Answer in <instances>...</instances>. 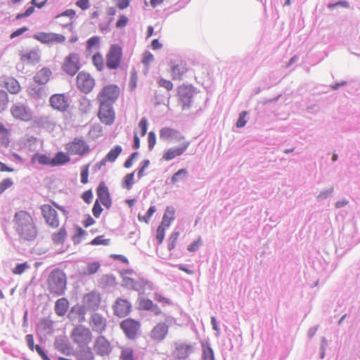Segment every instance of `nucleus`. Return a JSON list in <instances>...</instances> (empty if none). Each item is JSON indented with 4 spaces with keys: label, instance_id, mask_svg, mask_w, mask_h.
<instances>
[{
    "label": "nucleus",
    "instance_id": "obj_1",
    "mask_svg": "<svg viewBox=\"0 0 360 360\" xmlns=\"http://www.w3.org/2000/svg\"><path fill=\"white\" fill-rule=\"evenodd\" d=\"M13 226L20 240L32 241L38 235V229L34 220L27 211L17 212L13 217Z\"/></svg>",
    "mask_w": 360,
    "mask_h": 360
},
{
    "label": "nucleus",
    "instance_id": "obj_2",
    "mask_svg": "<svg viewBox=\"0 0 360 360\" xmlns=\"http://www.w3.org/2000/svg\"><path fill=\"white\" fill-rule=\"evenodd\" d=\"M67 286V276L63 271L55 269L49 275L47 289L53 296H60L65 293Z\"/></svg>",
    "mask_w": 360,
    "mask_h": 360
},
{
    "label": "nucleus",
    "instance_id": "obj_3",
    "mask_svg": "<svg viewBox=\"0 0 360 360\" xmlns=\"http://www.w3.org/2000/svg\"><path fill=\"white\" fill-rule=\"evenodd\" d=\"M50 204H44L40 206V211L45 223L52 229H57L60 226V217L56 209L60 210L64 215L68 214V211L63 206L59 205L54 201Z\"/></svg>",
    "mask_w": 360,
    "mask_h": 360
},
{
    "label": "nucleus",
    "instance_id": "obj_4",
    "mask_svg": "<svg viewBox=\"0 0 360 360\" xmlns=\"http://www.w3.org/2000/svg\"><path fill=\"white\" fill-rule=\"evenodd\" d=\"M120 95V88L115 84L105 85L97 95L98 103L112 105Z\"/></svg>",
    "mask_w": 360,
    "mask_h": 360
},
{
    "label": "nucleus",
    "instance_id": "obj_5",
    "mask_svg": "<svg viewBox=\"0 0 360 360\" xmlns=\"http://www.w3.org/2000/svg\"><path fill=\"white\" fill-rule=\"evenodd\" d=\"M70 338L72 342L79 347H84L92 342L93 335L91 330L82 325H78L73 328Z\"/></svg>",
    "mask_w": 360,
    "mask_h": 360
},
{
    "label": "nucleus",
    "instance_id": "obj_6",
    "mask_svg": "<svg viewBox=\"0 0 360 360\" xmlns=\"http://www.w3.org/2000/svg\"><path fill=\"white\" fill-rule=\"evenodd\" d=\"M195 353V347L185 341H176L173 344L171 359H192L191 356Z\"/></svg>",
    "mask_w": 360,
    "mask_h": 360
},
{
    "label": "nucleus",
    "instance_id": "obj_7",
    "mask_svg": "<svg viewBox=\"0 0 360 360\" xmlns=\"http://www.w3.org/2000/svg\"><path fill=\"white\" fill-rule=\"evenodd\" d=\"M81 68V57L77 53H70L63 59L62 70L70 76L77 74Z\"/></svg>",
    "mask_w": 360,
    "mask_h": 360
},
{
    "label": "nucleus",
    "instance_id": "obj_8",
    "mask_svg": "<svg viewBox=\"0 0 360 360\" xmlns=\"http://www.w3.org/2000/svg\"><path fill=\"white\" fill-rule=\"evenodd\" d=\"M68 154L82 156L90 150L89 146L82 137H75L68 142L65 147Z\"/></svg>",
    "mask_w": 360,
    "mask_h": 360
},
{
    "label": "nucleus",
    "instance_id": "obj_9",
    "mask_svg": "<svg viewBox=\"0 0 360 360\" xmlns=\"http://www.w3.org/2000/svg\"><path fill=\"white\" fill-rule=\"evenodd\" d=\"M122 49L120 46L113 44L106 54V65L110 70L117 69L122 61Z\"/></svg>",
    "mask_w": 360,
    "mask_h": 360
},
{
    "label": "nucleus",
    "instance_id": "obj_10",
    "mask_svg": "<svg viewBox=\"0 0 360 360\" xmlns=\"http://www.w3.org/2000/svg\"><path fill=\"white\" fill-rule=\"evenodd\" d=\"M10 111L15 120L28 122L33 119L32 110L24 103H18L13 104Z\"/></svg>",
    "mask_w": 360,
    "mask_h": 360
},
{
    "label": "nucleus",
    "instance_id": "obj_11",
    "mask_svg": "<svg viewBox=\"0 0 360 360\" xmlns=\"http://www.w3.org/2000/svg\"><path fill=\"white\" fill-rule=\"evenodd\" d=\"M195 94V89L192 85L182 84L178 87L177 95L184 110L191 106Z\"/></svg>",
    "mask_w": 360,
    "mask_h": 360
},
{
    "label": "nucleus",
    "instance_id": "obj_12",
    "mask_svg": "<svg viewBox=\"0 0 360 360\" xmlns=\"http://www.w3.org/2000/svg\"><path fill=\"white\" fill-rule=\"evenodd\" d=\"M76 84L79 90L89 94L95 86V80L89 73L82 71L77 75Z\"/></svg>",
    "mask_w": 360,
    "mask_h": 360
},
{
    "label": "nucleus",
    "instance_id": "obj_13",
    "mask_svg": "<svg viewBox=\"0 0 360 360\" xmlns=\"http://www.w3.org/2000/svg\"><path fill=\"white\" fill-rule=\"evenodd\" d=\"M34 39L44 44H63L66 38L61 34L54 32H38L33 36Z\"/></svg>",
    "mask_w": 360,
    "mask_h": 360
},
{
    "label": "nucleus",
    "instance_id": "obj_14",
    "mask_svg": "<svg viewBox=\"0 0 360 360\" xmlns=\"http://www.w3.org/2000/svg\"><path fill=\"white\" fill-rule=\"evenodd\" d=\"M98 117L105 125H111L115 120V112L112 105L99 103Z\"/></svg>",
    "mask_w": 360,
    "mask_h": 360
},
{
    "label": "nucleus",
    "instance_id": "obj_15",
    "mask_svg": "<svg viewBox=\"0 0 360 360\" xmlns=\"http://www.w3.org/2000/svg\"><path fill=\"white\" fill-rule=\"evenodd\" d=\"M140 323L132 319H126L120 323V328L129 339H134L139 330Z\"/></svg>",
    "mask_w": 360,
    "mask_h": 360
},
{
    "label": "nucleus",
    "instance_id": "obj_16",
    "mask_svg": "<svg viewBox=\"0 0 360 360\" xmlns=\"http://www.w3.org/2000/svg\"><path fill=\"white\" fill-rule=\"evenodd\" d=\"M51 106L58 111L65 112L69 108V102L64 94H56L49 99Z\"/></svg>",
    "mask_w": 360,
    "mask_h": 360
},
{
    "label": "nucleus",
    "instance_id": "obj_17",
    "mask_svg": "<svg viewBox=\"0 0 360 360\" xmlns=\"http://www.w3.org/2000/svg\"><path fill=\"white\" fill-rule=\"evenodd\" d=\"M96 193L98 196L96 200H98V202H100L104 207L109 209L111 207L112 200L108 188L104 181L99 183L96 188Z\"/></svg>",
    "mask_w": 360,
    "mask_h": 360
},
{
    "label": "nucleus",
    "instance_id": "obj_18",
    "mask_svg": "<svg viewBox=\"0 0 360 360\" xmlns=\"http://www.w3.org/2000/svg\"><path fill=\"white\" fill-rule=\"evenodd\" d=\"M112 308L115 316L123 318L130 313L131 305L128 300L118 298L116 300Z\"/></svg>",
    "mask_w": 360,
    "mask_h": 360
},
{
    "label": "nucleus",
    "instance_id": "obj_19",
    "mask_svg": "<svg viewBox=\"0 0 360 360\" xmlns=\"http://www.w3.org/2000/svg\"><path fill=\"white\" fill-rule=\"evenodd\" d=\"M89 326L98 333H102L107 328V320L101 314L94 313L89 319Z\"/></svg>",
    "mask_w": 360,
    "mask_h": 360
},
{
    "label": "nucleus",
    "instance_id": "obj_20",
    "mask_svg": "<svg viewBox=\"0 0 360 360\" xmlns=\"http://www.w3.org/2000/svg\"><path fill=\"white\" fill-rule=\"evenodd\" d=\"M190 146V141H184L180 143V146L177 148H171L167 150L162 155V160L169 161L176 157L180 156L184 153Z\"/></svg>",
    "mask_w": 360,
    "mask_h": 360
},
{
    "label": "nucleus",
    "instance_id": "obj_21",
    "mask_svg": "<svg viewBox=\"0 0 360 360\" xmlns=\"http://www.w3.org/2000/svg\"><path fill=\"white\" fill-rule=\"evenodd\" d=\"M160 137L165 141L174 140L180 143L184 141H187L185 136L179 131L169 127L161 129L160 131Z\"/></svg>",
    "mask_w": 360,
    "mask_h": 360
},
{
    "label": "nucleus",
    "instance_id": "obj_22",
    "mask_svg": "<svg viewBox=\"0 0 360 360\" xmlns=\"http://www.w3.org/2000/svg\"><path fill=\"white\" fill-rule=\"evenodd\" d=\"M94 347L96 354L102 356L109 355L112 350L110 342L104 336L96 339Z\"/></svg>",
    "mask_w": 360,
    "mask_h": 360
},
{
    "label": "nucleus",
    "instance_id": "obj_23",
    "mask_svg": "<svg viewBox=\"0 0 360 360\" xmlns=\"http://www.w3.org/2000/svg\"><path fill=\"white\" fill-rule=\"evenodd\" d=\"M169 331V326L165 323H158L150 331V337L155 342L165 340Z\"/></svg>",
    "mask_w": 360,
    "mask_h": 360
},
{
    "label": "nucleus",
    "instance_id": "obj_24",
    "mask_svg": "<svg viewBox=\"0 0 360 360\" xmlns=\"http://www.w3.org/2000/svg\"><path fill=\"white\" fill-rule=\"evenodd\" d=\"M83 302L87 309L96 310L101 304V297L99 293L90 292L84 296Z\"/></svg>",
    "mask_w": 360,
    "mask_h": 360
},
{
    "label": "nucleus",
    "instance_id": "obj_25",
    "mask_svg": "<svg viewBox=\"0 0 360 360\" xmlns=\"http://www.w3.org/2000/svg\"><path fill=\"white\" fill-rule=\"evenodd\" d=\"M188 71L186 63L183 60H179L171 67L172 78L174 80H180Z\"/></svg>",
    "mask_w": 360,
    "mask_h": 360
},
{
    "label": "nucleus",
    "instance_id": "obj_26",
    "mask_svg": "<svg viewBox=\"0 0 360 360\" xmlns=\"http://www.w3.org/2000/svg\"><path fill=\"white\" fill-rule=\"evenodd\" d=\"M52 75V72L49 68H44L36 73L34 77V80L39 84H46Z\"/></svg>",
    "mask_w": 360,
    "mask_h": 360
},
{
    "label": "nucleus",
    "instance_id": "obj_27",
    "mask_svg": "<svg viewBox=\"0 0 360 360\" xmlns=\"http://www.w3.org/2000/svg\"><path fill=\"white\" fill-rule=\"evenodd\" d=\"M20 60L24 63H35L39 61L40 56L37 51L30 50L20 53Z\"/></svg>",
    "mask_w": 360,
    "mask_h": 360
},
{
    "label": "nucleus",
    "instance_id": "obj_28",
    "mask_svg": "<svg viewBox=\"0 0 360 360\" xmlns=\"http://www.w3.org/2000/svg\"><path fill=\"white\" fill-rule=\"evenodd\" d=\"M25 340L27 346L31 351H34L35 349L36 352L39 354V355H40L41 357L43 359V360H51L49 357L45 354L43 349L39 345H34V338L32 335H27L25 337Z\"/></svg>",
    "mask_w": 360,
    "mask_h": 360
},
{
    "label": "nucleus",
    "instance_id": "obj_29",
    "mask_svg": "<svg viewBox=\"0 0 360 360\" xmlns=\"http://www.w3.org/2000/svg\"><path fill=\"white\" fill-rule=\"evenodd\" d=\"M69 307V302L65 298L58 299L55 304V311L60 316H64Z\"/></svg>",
    "mask_w": 360,
    "mask_h": 360
},
{
    "label": "nucleus",
    "instance_id": "obj_30",
    "mask_svg": "<svg viewBox=\"0 0 360 360\" xmlns=\"http://www.w3.org/2000/svg\"><path fill=\"white\" fill-rule=\"evenodd\" d=\"M4 87L12 94H18L21 89L19 82L13 77L5 79Z\"/></svg>",
    "mask_w": 360,
    "mask_h": 360
},
{
    "label": "nucleus",
    "instance_id": "obj_31",
    "mask_svg": "<svg viewBox=\"0 0 360 360\" xmlns=\"http://www.w3.org/2000/svg\"><path fill=\"white\" fill-rule=\"evenodd\" d=\"M67 237V231L64 227L60 228L58 231L54 232L51 238L55 245H62Z\"/></svg>",
    "mask_w": 360,
    "mask_h": 360
},
{
    "label": "nucleus",
    "instance_id": "obj_32",
    "mask_svg": "<svg viewBox=\"0 0 360 360\" xmlns=\"http://www.w3.org/2000/svg\"><path fill=\"white\" fill-rule=\"evenodd\" d=\"M32 164L39 163L41 165L52 166V160L47 155L41 153H35L31 159Z\"/></svg>",
    "mask_w": 360,
    "mask_h": 360
},
{
    "label": "nucleus",
    "instance_id": "obj_33",
    "mask_svg": "<svg viewBox=\"0 0 360 360\" xmlns=\"http://www.w3.org/2000/svg\"><path fill=\"white\" fill-rule=\"evenodd\" d=\"M174 208L172 207H167L165 210V212L162 217L160 224L169 227L171 222L174 219Z\"/></svg>",
    "mask_w": 360,
    "mask_h": 360
},
{
    "label": "nucleus",
    "instance_id": "obj_34",
    "mask_svg": "<svg viewBox=\"0 0 360 360\" xmlns=\"http://www.w3.org/2000/svg\"><path fill=\"white\" fill-rule=\"evenodd\" d=\"M52 160V167L64 165L70 161V158L68 155L63 152H58L56 154Z\"/></svg>",
    "mask_w": 360,
    "mask_h": 360
},
{
    "label": "nucleus",
    "instance_id": "obj_35",
    "mask_svg": "<svg viewBox=\"0 0 360 360\" xmlns=\"http://www.w3.org/2000/svg\"><path fill=\"white\" fill-rule=\"evenodd\" d=\"M201 360H215L213 349L207 342L202 343Z\"/></svg>",
    "mask_w": 360,
    "mask_h": 360
},
{
    "label": "nucleus",
    "instance_id": "obj_36",
    "mask_svg": "<svg viewBox=\"0 0 360 360\" xmlns=\"http://www.w3.org/2000/svg\"><path fill=\"white\" fill-rule=\"evenodd\" d=\"M92 64L98 72H102L105 68L104 60L100 53H96L92 56Z\"/></svg>",
    "mask_w": 360,
    "mask_h": 360
},
{
    "label": "nucleus",
    "instance_id": "obj_37",
    "mask_svg": "<svg viewBox=\"0 0 360 360\" xmlns=\"http://www.w3.org/2000/svg\"><path fill=\"white\" fill-rule=\"evenodd\" d=\"M188 176V171L186 169H181L175 172L172 178L171 183L172 184H176L177 183L186 179Z\"/></svg>",
    "mask_w": 360,
    "mask_h": 360
},
{
    "label": "nucleus",
    "instance_id": "obj_38",
    "mask_svg": "<svg viewBox=\"0 0 360 360\" xmlns=\"http://www.w3.org/2000/svg\"><path fill=\"white\" fill-rule=\"evenodd\" d=\"M122 148L120 146H116L112 148L105 155L108 162H113L122 153Z\"/></svg>",
    "mask_w": 360,
    "mask_h": 360
},
{
    "label": "nucleus",
    "instance_id": "obj_39",
    "mask_svg": "<svg viewBox=\"0 0 360 360\" xmlns=\"http://www.w3.org/2000/svg\"><path fill=\"white\" fill-rule=\"evenodd\" d=\"M8 103L9 98L8 94L4 90H0V113L7 109Z\"/></svg>",
    "mask_w": 360,
    "mask_h": 360
},
{
    "label": "nucleus",
    "instance_id": "obj_40",
    "mask_svg": "<svg viewBox=\"0 0 360 360\" xmlns=\"http://www.w3.org/2000/svg\"><path fill=\"white\" fill-rule=\"evenodd\" d=\"M120 358L121 360H134L133 349L122 347Z\"/></svg>",
    "mask_w": 360,
    "mask_h": 360
},
{
    "label": "nucleus",
    "instance_id": "obj_41",
    "mask_svg": "<svg viewBox=\"0 0 360 360\" xmlns=\"http://www.w3.org/2000/svg\"><path fill=\"white\" fill-rule=\"evenodd\" d=\"M134 172L127 174L124 179L122 186L123 188L130 190L134 184Z\"/></svg>",
    "mask_w": 360,
    "mask_h": 360
},
{
    "label": "nucleus",
    "instance_id": "obj_42",
    "mask_svg": "<svg viewBox=\"0 0 360 360\" xmlns=\"http://www.w3.org/2000/svg\"><path fill=\"white\" fill-rule=\"evenodd\" d=\"M155 211H156L155 207L150 206L145 215L141 216V215L139 214V216H138L139 220L141 221H144L146 223H148L149 221L150 217L155 213Z\"/></svg>",
    "mask_w": 360,
    "mask_h": 360
},
{
    "label": "nucleus",
    "instance_id": "obj_43",
    "mask_svg": "<svg viewBox=\"0 0 360 360\" xmlns=\"http://www.w3.org/2000/svg\"><path fill=\"white\" fill-rule=\"evenodd\" d=\"M155 211H156L155 207L150 206L145 215L141 216V215L139 214V216H138L139 220L141 221H144L146 223H148L149 221L150 217L155 213Z\"/></svg>",
    "mask_w": 360,
    "mask_h": 360
},
{
    "label": "nucleus",
    "instance_id": "obj_44",
    "mask_svg": "<svg viewBox=\"0 0 360 360\" xmlns=\"http://www.w3.org/2000/svg\"><path fill=\"white\" fill-rule=\"evenodd\" d=\"M155 211H156L155 207L150 206L145 215L141 216V215L139 214V216H138L139 220L141 221H144L146 223H148L149 221L150 217L155 213Z\"/></svg>",
    "mask_w": 360,
    "mask_h": 360
},
{
    "label": "nucleus",
    "instance_id": "obj_45",
    "mask_svg": "<svg viewBox=\"0 0 360 360\" xmlns=\"http://www.w3.org/2000/svg\"><path fill=\"white\" fill-rule=\"evenodd\" d=\"M168 228L167 226H163L160 224L156 231V239L158 240V244H161L165 238V229Z\"/></svg>",
    "mask_w": 360,
    "mask_h": 360
},
{
    "label": "nucleus",
    "instance_id": "obj_46",
    "mask_svg": "<svg viewBox=\"0 0 360 360\" xmlns=\"http://www.w3.org/2000/svg\"><path fill=\"white\" fill-rule=\"evenodd\" d=\"M13 184V181L11 178H6L0 182V194L6 189L11 188Z\"/></svg>",
    "mask_w": 360,
    "mask_h": 360
},
{
    "label": "nucleus",
    "instance_id": "obj_47",
    "mask_svg": "<svg viewBox=\"0 0 360 360\" xmlns=\"http://www.w3.org/2000/svg\"><path fill=\"white\" fill-rule=\"evenodd\" d=\"M154 60L153 55L149 51H145L143 54L142 63L143 64L148 68L150 64Z\"/></svg>",
    "mask_w": 360,
    "mask_h": 360
},
{
    "label": "nucleus",
    "instance_id": "obj_48",
    "mask_svg": "<svg viewBox=\"0 0 360 360\" xmlns=\"http://www.w3.org/2000/svg\"><path fill=\"white\" fill-rule=\"evenodd\" d=\"M129 22V18L124 14L120 15L119 18L116 22L115 26L117 28H123L127 26Z\"/></svg>",
    "mask_w": 360,
    "mask_h": 360
},
{
    "label": "nucleus",
    "instance_id": "obj_49",
    "mask_svg": "<svg viewBox=\"0 0 360 360\" xmlns=\"http://www.w3.org/2000/svg\"><path fill=\"white\" fill-rule=\"evenodd\" d=\"M158 84L160 86L165 88L167 91H171L173 89V84L171 81L165 79L164 78H160L158 80Z\"/></svg>",
    "mask_w": 360,
    "mask_h": 360
},
{
    "label": "nucleus",
    "instance_id": "obj_50",
    "mask_svg": "<svg viewBox=\"0 0 360 360\" xmlns=\"http://www.w3.org/2000/svg\"><path fill=\"white\" fill-rule=\"evenodd\" d=\"M179 235L178 232H174L171 234L168 240L169 250H172L175 248Z\"/></svg>",
    "mask_w": 360,
    "mask_h": 360
},
{
    "label": "nucleus",
    "instance_id": "obj_51",
    "mask_svg": "<svg viewBox=\"0 0 360 360\" xmlns=\"http://www.w3.org/2000/svg\"><path fill=\"white\" fill-rule=\"evenodd\" d=\"M132 0H113L116 7L120 10L127 8Z\"/></svg>",
    "mask_w": 360,
    "mask_h": 360
},
{
    "label": "nucleus",
    "instance_id": "obj_52",
    "mask_svg": "<svg viewBox=\"0 0 360 360\" xmlns=\"http://www.w3.org/2000/svg\"><path fill=\"white\" fill-rule=\"evenodd\" d=\"M100 42L99 37H92L89 38L86 41V48L88 50H91L94 47L96 46Z\"/></svg>",
    "mask_w": 360,
    "mask_h": 360
},
{
    "label": "nucleus",
    "instance_id": "obj_53",
    "mask_svg": "<svg viewBox=\"0 0 360 360\" xmlns=\"http://www.w3.org/2000/svg\"><path fill=\"white\" fill-rule=\"evenodd\" d=\"M138 77L136 71L133 69L131 72L130 81H129V88L131 90L135 89L136 87Z\"/></svg>",
    "mask_w": 360,
    "mask_h": 360
},
{
    "label": "nucleus",
    "instance_id": "obj_54",
    "mask_svg": "<svg viewBox=\"0 0 360 360\" xmlns=\"http://www.w3.org/2000/svg\"><path fill=\"white\" fill-rule=\"evenodd\" d=\"M139 128L141 129V136H144L148 130V120L146 117H142L139 123Z\"/></svg>",
    "mask_w": 360,
    "mask_h": 360
},
{
    "label": "nucleus",
    "instance_id": "obj_55",
    "mask_svg": "<svg viewBox=\"0 0 360 360\" xmlns=\"http://www.w3.org/2000/svg\"><path fill=\"white\" fill-rule=\"evenodd\" d=\"M141 309L145 310H150L153 309V302L149 299H143L139 304Z\"/></svg>",
    "mask_w": 360,
    "mask_h": 360
},
{
    "label": "nucleus",
    "instance_id": "obj_56",
    "mask_svg": "<svg viewBox=\"0 0 360 360\" xmlns=\"http://www.w3.org/2000/svg\"><path fill=\"white\" fill-rule=\"evenodd\" d=\"M89 165L83 166L81 171V183L86 184L88 182Z\"/></svg>",
    "mask_w": 360,
    "mask_h": 360
},
{
    "label": "nucleus",
    "instance_id": "obj_57",
    "mask_svg": "<svg viewBox=\"0 0 360 360\" xmlns=\"http://www.w3.org/2000/svg\"><path fill=\"white\" fill-rule=\"evenodd\" d=\"M101 202H98V200H96L94 202L93 209H92V213L94 216L96 218H98L103 212V208L101 206Z\"/></svg>",
    "mask_w": 360,
    "mask_h": 360
},
{
    "label": "nucleus",
    "instance_id": "obj_58",
    "mask_svg": "<svg viewBox=\"0 0 360 360\" xmlns=\"http://www.w3.org/2000/svg\"><path fill=\"white\" fill-rule=\"evenodd\" d=\"M28 268H29V265L27 264V262H25L22 264H18L13 269V273L14 274H21Z\"/></svg>",
    "mask_w": 360,
    "mask_h": 360
},
{
    "label": "nucleus",
    "instance_id": "obj_59",
    "mask_svg": "<svg viewBox=\"0 0 360 360\" xmlns=\"http://www.w3.org/2000/svg\"><path fill=\"white\" fill-rule=\"evenodd\" d=\"M149 165L150 161L148 160H145L141 163V167L137 174L139 179L142 178L145 175V169L148 167Z\"/></svg>",
    "mask_w": 360,
    "mask_h": 360
},
{
    "label": "nucleus",
    "instance_id": "obj_60",
    "mask_svg": "<svg viewBox=\"0 0 360 360\" xmlns=\"http://www.w3.org/2000/svg\"><path fill=\"white\" fill-rule=\"evenodd\" d=\"M148 149L152 150L156 143V136L155 132L150 131L148 136Z\"/></svg>",
    "mask_w": 360,
    "mask_h": 360
},
{
    "label": "nucleus",
    "instance_id": "obj_61",
    "mask_svg": "<svg viewBox=\"0 0 360 360\" xmlns=\"http://www.w3.org/2000/svg\"><path fill=\"white\" fill-rule=\"evenodd\" d=\"M100 264L98 262L89 263L86 267V272L88 274H94L98 271Z\"/></svg>",
    "mask_w": 360,
    "mask_h": 360
},
{
    "label": "nucleus",
    "instance_id": "obj_62",
    "mask_svg": "<svg viewBox=\"0 0 360 360\" xmlns=\"http://www.w3.org/2000/svg\"><path fill=\"white\" fill-rule=\"evenodd\" d=\"M246 111H243L240 113L239 117L236 122V127L238 128L243 127L246 124L245 117L247 115Z\"/></svg>",
    "mask_w": 360,
    "mask_h": 360
},
{
    "label": "nucleus",
    "instance_id": "obj_63",
    "mask_svg": "<svg viewBox=\"0 0 360 360\" xmlns=\"http://www.w3.org/2000/svg\"><path fill=\"white\" fill-rule=\"evenodd\" d=\"M109 240L103 238V236H98L91 241V244L93 245H108Z\"/></svg>",
    "mask_w": 360,
    "mask_h": 360
},
{
    "label": "nucleus",
    "instance_id": "obj_64",
    "mask_svg": "<svg viewBox=\"0 0 360 360\" xmlns=\"http://www.w3.org/2000/svg\"><path fill=\"white\" fill-rule=\"evenodd\" d=\"M90 0H78L76 2V6L83 11L87 10L90 7Z\"/></svg>",
    "mask_w": 360,
    "mask_h": 360
}]
</instances>
